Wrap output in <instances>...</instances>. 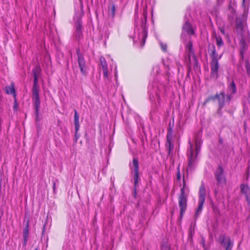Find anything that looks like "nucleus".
<instances>
[{
    "instance_id": "f257e3e1",
    "label": "nucleus",
    "mask_w": 250,
    "mask_h": 250,
    "mask_svg": "<svg viewBox=\"0 0 250 250\" xmlns=\"http://www.w3.org/2000/svg\"><path fill=\"white\" fill-rule=\"evenodd\" d=\"M41 69L39 66H37L33 69L34 84L32 89V100L35 109L36 113L38 116L40 107V98L39 97L40 87L38 84V77L40 75Z\"/></svg>"
},
{
    "instance_id": "f03ea898",
    "label": "nucleus",
    "mask_w": 250,
    "mask_h": 250,
    "mask_svg": "<svg viewBox=\"0 0 250 250\" xmlns=\"http://www.w3.org/2000/svg\"><path fill=\"white\" fill-rule=\"evenodd\" d=\"M213 50L211 51L210 57L211 58V61L210 62V68H211V77L217 79L218 78V70L219 69V63L218 60L221 58V55L218 56L216 53L214 46H213Z\"/></svg>"
},
{
    "instance_id": "7ed1b4c3",
    "label": "nucleus",
    "mask_w": 250,
    "mask_h": 250,
    "mask_svg": "<svg viewBox=\"0 0 250 250\" xmlns=\"http://www.w3.org/2000/svg\"><path fill=\"white\" fill-rule=\"evenodd\" d=\"M201 140L200 136H197L194 139V143H191L189 141L190 145V154L189 158V162L191 163L192 161L196 158L199 151Z\"/></svg>"
},
{
    "instance_id": "20e7f679",
    "label": "nucleus",
    "mask_w": 250,
    "mask_h": 250,
    "mask_svg": "<svg viewBox=\"0 0 250 250\" xmlns=\"http://www.w3.org/2000/svg\"><path fill=\"white\" fill-rule=\"evenodd\" d=\"M206 196V190L205 186L202 185L199 190V198L198 208L195 211V217H197L201 213L203 206L205 202Z\"/></svg>"
},
{
    "instance_id": "39448f33",
    "label": "nucleus",
    "mask_w": 250,
    "mask_h": 250,
    "mask_svg": "<svg viewBox=\"0 0 250 250\" xmlns=\"http://www.w3.org/2000/svg\"><path fill=\"white\" fill-rule=\"evenodd\" d=\"M185 185L181 189V194L179 197V205L180 208V217H182L187 208V197L185 193Z\"/></svg>"
},
{
    "instance_id": "423d86ee",
    "label": "nucleus",
    "mask_w": 250,
    "mask_h": 250,
    "mask_svg": "<svg viewBox=\"0 0 250 250\" xmlns=\"http://www.w3.org/2000/svg\"><path fill=\"white\" fill-rule=\"evenodd\" d=\"M132 165L134 168V186L136 187L139 178V164L138 161L137 159L134 158L133 160Z\"/></svg>"
},
{
    "instance_id": "0eeeda50",
    "label": "nucleus",
    "mask_w": 250,
    "mask_h": 250,
    "mask_svg": "<svg viewBox=\"0 0 250 250\" xmlns=\"http://www.w3.org/2000/svg\"><path fill=\"white\" fill-rule=\"evenodd\" d=\"M215 177L218 184L224 185L226 183V179L223 174V170L221 167H218L215 173Z\"/></svg>"
},
{
    "instance_id": "6e6552de",
    "label": "nucleus",
    "mask_w": 250,
    "mask_h": 250,
    "mask_svg": "<svg viewBox=\"0 0 250 250\" xmlns=\"http://www.w3.org/2000/svg\"><path fill=\"white\" fill-rule=\"evenodd\" d=\"M220 240L221 241V244L225 250H231L232 243L229 237L222 236L220 237Z\"/></svg>"
},
{
    "instance_id": "1a4fd4ad",
    "label": "nucleus",
    "mask_w": 250,
    "mask_h": 250,
    "mask_svg": "<svg viewBox=\"0 0 250 250\" xmlns=\"http://www.w3.org/2000/svg\"><path fill=\"white\" fill-rule=\"evenodd\" d=\"M101 65L102 66V68L104 73V76L105 78H108V67L106 62L105 61V59L101 57L100 59Z\"/></svg>"
},
{
    "instance_id": "9d476101",
    "label": "nucleus",
    "mask_w": 250,
    "mask_h": 250,
    "mask_svg": "<svg viewBox=\"0 0 250 250\" xmlns=\"http://www.w3.org/2000/svg\"><path fill=\"white\" fill-rule=\"evenodd\" d=\"M240 188L242 193L245 195L247 201L250 204V188L245 185H242Z\"/></svg>"
},
{
    "instance_id": "9b49d317",
    "label": "nucleus",
    "mask_w": 250,
    "mask_h": 250,
    "mask_svg": "<svg viewBox=\"0 0 250 250\" xmlns=\"http://www.w3.org/2000/svg\"><path fill=\"white\" fill-rule=\"evenodd\" d=\"M78 62L81 72L83 74H85L86 73V69L83 58L81 56L79 55Z\"/></svg>"
},
{
    "instance_id": "f8f14e48",
    "label": "nucleus",
    "mask_w": 250,
    "mask_h": 250,
    "mask_svg": "<svg viewBox=\"0 0 250 250\" xmlns=\"http://www.w3.org/2000/svg\"><path fill=\"white\" fill-rule=\"evenodd\" d=\"M210 99L212 100L217 99L218 100L220 106L222 107L225 104V93L224 92H221L220 94H217L214 97H212Z\"/></svg>"
},
{
    "instance_id": "ddd939ff",
    "label": "nucleus",
    "mask_w": 250,
    "mask_h": 250,
    "mask_svg": "<svg viewBox=\"0 0 250 250\" xmlns=\"http://www.w3.org/2000/svg\"><path fill=\"white\" fill-rule=\"evenodd\" d=\"M236 91V87L234 83L232 82L230 83L229 88H228V94L227 97V100L229 101L230 100V96L229 94L231 95L234 94Z\"/></svg>"
},
{
    "instance_id": "4468645a",
    "label": "nucleus",
    "mask_w": 250,
    "mask_h": 250,
    "mask_svg": "<svg viewBox=\"0 0 250 250\" xmlns=\"http://www.w3.org/2000/svg\"><path fill=\"white\" fill-rule=\"evenodd\" d=\"M29 222L27 221L26 223V227L24 229L23 232V236L24 238V242H23V245L25 246L26 245L28 239V230H29Z\"/></svg>"
},
{
    "instance_id": "2eb2a0df",
    "label": "nucleus",
    "mask_w": 250,
    "mask_h": 250,
    "mask_svg": "<svg viewBox=\"0 0 250 250\" xmlns=\"http://www.w3.org/2000/svg\"><path fill=\"white\" fill-rule=\"evenodd\" d=\"M183 29L184 31L187 32L189 35H192L193 34V30L190 24L188 22H186L184 25Z\"/></svg>"
},
{
    "instance_id": "dca6fc26",
    "label": "nucleus",
    "mask_w": 250,
    "mask_h": 250,
    "mask_svg": "<svg viewBox=\"0 0 250 250\" xmlns=\"http://www.w3.org/2000/svg\"><path fill=\"white\" fill-rule=\"evenodd\" d=\"M147 36V32L145 29H144L142 33L141 37L139 38V39L141 40L143 45L145 42V40Z\"/></svg>"
},
{
    "instance_id": "f3484780",
    "label": "nucleus",
    "mask_w": 250,
    "mask_h": 250,
    "mask_svg": "<svg viewBox=\"0 0 250 250\" xmlns=\"http://www.w3.org/2000/svg\"><path fill=\"white\" fill-rule=\"evenodd\" d=\"M5 90L7 94H11L15 93L14 87L13 85L8 86L5 87Z\"/></svg>"
},
{
    "instance_id": "a211bd4d",
    "label": "nucleus",
    "mask_w": 250,
    "mask_h": 250,
    "mask_svg": "<svg viewBox=\"0 0 250 250\" xmlns=\"http://www.w3.org/2000/svg\"><path fill=\"white\" fill-rule=\"evenodd\" d=\"M243 29V25L242 23L239 22L236 24V31L239 34H242V30Z\"/></svg>"
},
{
    "instance_id": "6ab92c4d",
    "label": "nucleus",
    "mask_w": 250,
    "mask_h": 250,
    "mask_svg": "<svg viewBox=\"0 0 250 250\" xmlns=\"http://www.w3.org/2000/svg\"><path fill=\"white\" fill-rule=\"evenodd\" d=\"M216 43L219 47H221L223 45V42L220 37L215 36Z\"/></svg>"
},
{
    "instance_id": "aec40b11",
    "label": "nucleus",
    "mask_w": 250,
    "mask_h": 250,
    "mask_svg": "<svg viewBox=\"0 0 250 250\" xmlns=\"http://www.w3.org/2000/svg\"><path fill=\"white\" fill-rule=\"evenodd\" d=\"M79 116L76 110L75 111L74 114V123L79 122Z\"/></svg>"
},
{
    "instance_id": "412c9836",
    "label": "nucleus",
    "mask_w": 250,
    "mask_h": 250,
    "mask_svg": "<svg viewBox=\"0 0 250 250\" xmlns=\"http://www.w3.org/2000/svg\"><path fill=\"white\" fill-rule=\"evenodd\" d=\"M161 47L163 51H166L167 45L166 44L163 43L162 42L160 43Z\"/></svg>"
},
{
    "instance_id": "4be33fe9",
    "label": "nucleus",
    "mask_w": 250,
    "mask_h": 250,
    "mask_svg": "<svg viewBox=\"0 0 250 250\" xmlns=\"http://www.w3.org/2000/svg\"><path fill=\"white\" fill-rule=\"evenodd\" d=\"M74 124H75V132H76V134H77L78 132V131L79 129V127H80V124H79V122L74 123Z\"/></svg>"
},
{
    "instance_id": "5701e85b",
    "label": "nucleus",
    "mask_w": 250,
    "mask_h": 250,
    "mask_svg": "<svg viewBox=\"0 0 250 250\" xmlns=\"http://www.w3.org/2000/svg\"><path fill=\"white\" fill-rule=\"evenodd\" d=\"M162 250H170V248L168 245H163L162 247Z\"/></svg>"
},
{
    "instance_id": "b1692460",
    "label": "nucleus",
    "mask_w": 250,
    "mask_h": 250,
    "mask_svg": "<svg viewBox=\"0 0 250 250\" xmlns=\"http://www.w3.org/2000/svg\"><path fill=\"white\" fill-rule=\"evenodd\" d=\"M167 143L168 144L169 151H170L171 149H173V146L170 142L168 138H167Z\"/></svg>"
},
{
    "instance_id": "393cba45",
    "label": "nucleus",
    "mask_w": 250,
    "mask_h": 250,
    "mask_svg": "<svg viewBox=\"0 0 250 250\" xmlns=\"http://www.w3.org/2000/svg\"><path fill=\"white\" fill-rule=\"evenodd\" d=\"M187 49L188 50L189 52L192 53V45L190 43H189L187 47Z\"/></svg>"
},
{
    "instance_id": "a878e982",
    "label": "nucleus",
    "mask_w": 250,
    "mask_h": 250,
    "mask_svg": "<svg viewBox=\"0 0 250 250\" xmlns=\"http://www.w3.org/2000/svg\"><path fill=\"white\" fill-rule=\"evenodd\" d=\"M114 10H115V7L114 6L112 7V16H114Z\"/></svg>"
},
{
    "instance_id": "bb28decb",
    "label": "nucleus",
    "mask_w": 250,
    "mask_h": 250,
    "mask_svg": "<svg viewBox=\"0 0 250 250\" xmlns=\"http://www.w3.org/2000/svg\"><path fill=\"white\" fill-rule=\"evenodd\" d=\"M177 179H180V172H179V170H178V171L177 172Z\"/></svg>"
},
{
    "instance_id": "cd10ccee",
    "label": "nucleus",
    "mask_w": 250,
    "mask_h": 250,
    "mask_svg": "<svg viewBox=\"0 0 250 250\" xmlns=\"http://www.w3.org/2000/svg\"><path fill=\"white\" fill-rule=\"evenodd\" d=\"M246 0H243V4L244 5Z\"/></svg>"
},
{
    "instance_id": "c85d7f7f",
    "label": "nucleus",
    "mask_w": 250,
    "mask_h": 250,
    "mask_svg": "<svg viewBox=\"0 0 250 250\" xmlns=\"http://www.w3.org/2000/svg\"><path fill=\"white\" fill-rule=\"evenodd\" d=\"M221 31L223 34H224V30H221Z\"/></svg>"
},
{
    "instance_id": "c756f323",
    "label": "nucleus",
    "mask_w": 250,
    "mask_h": 250,
    "mask_svg": "<svg viewBox=\"0 0 250 250\" xmlns=\"http://www.w3.org/2000/svg\"><path fill=\"white\" fill-rule=\"evenodd\" d=\"M14 108H16V105H14Z\"/></svg>"
},
{
    "instance_id": "7c9ffc66",
    "label": "nucleus",
    "mask_w": 250,
    "mask_h": 250,
    "mask_svg": "<svg viewBox=\"0 0 250 250\" xmlns=\"http://www.w3.org/2000/svg\"><path fill=\"white\" fill-rule=\"evenodd\" d=\"M35 250H38L37 249Z\"/></svg>"
}]
</instances>
